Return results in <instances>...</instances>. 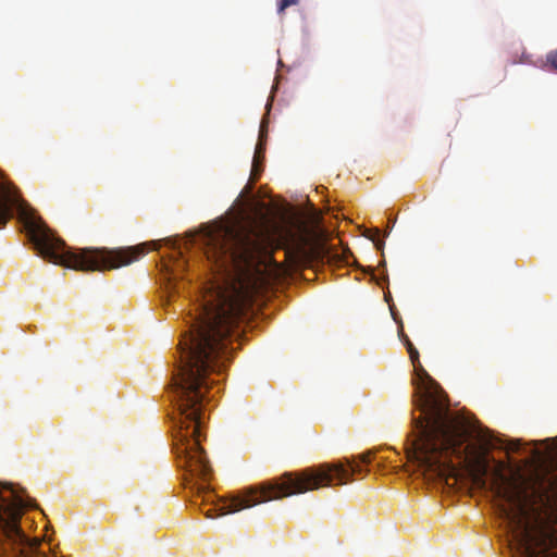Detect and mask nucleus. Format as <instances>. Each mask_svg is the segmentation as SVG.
<instances>
[{"instance_id":"6","label":"nucleus","mask_w":557,"mask_h":557,"mask_svg":"<svg viewBox=\"0 0 557 557\" xmlns=\"http://www.w3.org/2000/svg\"><path fill=\"white\" fill-rule=\"evenodd\" d=\"M286 256L294 265L306 263L309 259V252L301 244H295L286 250Z\"/></svg>"},{"instance_id":"12","label":"nucleus","mask_w":557,"mask_h":557,"mask_svg":"<svg viewBox=\"0 0 557 557\" xmlns=\"http://www.w3.org/2000/svg\"><path fill=\"white\" fill-rule=\"evenodd\" d=\"M371 240L374 243L375 245V248L379 249V250H382L383 249V246H384V242L376 238V237H371Z\"/></svg>"},{"instance_id":"8","label":"nucleus","mask_w":557,"mask_h":557,"mask_svg":"<svg viewBox=\"0 0 557 557\" xmlns=\"http://www.w3.org/2000/svg\"><path fill=\"white\" fill-rule=\"evenodd\" d=\"M299 0H278L277 1V12L282 14L288 7L297 5Z\"/></svg>"},{"instance_id":"13","label":"nucleus","mask_w":557,"mask_h":557,"mask_svg":"<svg viewBox=\"0 0 557 557\" xmlns=\"http://www.w3.org/2000/svg\"><path fill=\"white\" fill-rule=\"evenodd\" d=\"M206 516L207 518H213V516L209 511L206 513Z\"/></svg>"},{"instance_id":"14","label":"nucleus","mask_w":557,"mask_h":557,"mask_svg":"<svg viewBox=\"0 0 557 557\" xmlns=\"http://www.w3.org/2000/svg\"><path fill=\"white\" fill-rule=\"evenodd\" d=\"M379 234H380V230H377V228H376V230H375V236L377 237V236H379Z\"/></svg>"},{"instance_id":"9","label":"nucleus","mask_w":557,"mask_h":557,"mask_svg":"<svg viewBox=\"0 0 557 557\" xmlns=\"http://www.w3.org/2000/svg\"><path fill=\"white\" fill-rule=\"evenodd\" d=\"M260 150H261V146L259 145L257 147L256 154H255V158H253V164H252V175L255 177H257V175L261 171L260 168H259V153H260Z\"/></svg>"},{"instance_id":"5","label":"nucleus","mask_w":557,"mask_h":557,"mask_svg":"<svg viewBox=\"0 0 557 557\" xmlns=\"http://www.w3.org/2000/svg\"><path fill=\"white\" fill-rule=\"evenodd\" d=\"M33 240L44 259L83 272H103L125 267L146 253L145 244L120 248H71L49 230L40 231Z\"/></svg>"},{"instance_id":"2","label":"nucleus","mask_w":557,"mask_h":557,"mask_svg":"<svg viewBox=\"0 0 557 557\" xmlns=\"http://www.w3.org/2000/svg\"><path fill=\"white\" fill-rule=\"evenodd\" d=\"M404 344L418 376L413 404L422 413L413 420L410 454L424 474L448 484L449 479H458L461 467L476 490L492 495L527 478L528 473L513 472L496 460L487 443L469 441L468 430L450 413L441 386L423 369L406 335Z\"/></svg>"},{"instance_id":"11","label":"nucleus","mask_w":557,"mask_h":557,"mask_svg":"<svg viewBox=\"0 0 557 557\" xmlns=\"http://www.w3.org/2000/svg\"><path fill=\"white\" fill-rule=\"evenodd\" d=\"M358 458H359L361 463L368 465L371 461V454L370 453H366V454H362V455L358 456Z\"/></svg>"},{"instance_id":"3","label":"nucleus","mask_w":557,"mask_h":557,"mask_svg":"<svg viewBox=\"0 0 557 557\" xmlns=\"http://www.w3.org/2000/svg\"><path fill=\"white\" fill-rule=\"evenodd\" d=\"M493 496L510 527L513 557H557V451Z\"/></svg>"},{"instance_id":"4","label":"nucleus","mask_w":557,"mask_h":557,"mask_svg":"<svg viewBox=\"0 0 557 557\" xmlns=\"http://www.w3.org/2000/svg\"><path fill=\"white\" fill-rule=\"evenodd\" d=\"M361 472V465L349 459L346 460V463L342 461L324 462L297 471L284 472L277 478L249 486L242 494L233 496L222 508V515L236 512L273 499L305 494L323 486H332L334 480L337 481L336 485H343L350 482L354 474Z\"/></svg>"},{"instance_id":"7","label":"nucleus","mask_w":557,"mask_h":557,"mask_svg":"<svg viewBox=\"0 0 557 557\" xmlns=\"http://www.w3.org/2000/svg\"><path fill=\"white\" fill-rule=\"evenodd\" d=\"M12 216L11 208L5 199H0V228L4 227Z\"/></svg>"},{"instance_id":"10","label":"nucleus","mask_w":557,"mask_h":557,"mask_svg":"<svg viewBox=\"0 0 557 557\" xmlns=\"http://www.w3.org/2000/svg\"><path fill=\"white\" fill-rule=\"evenodd\" d=\"M547 62L550 64V66L557 71V49L550 51L547 54Z\"/></svg>"},{"instance_id":"1","label":"nucleus","mask_w":557,"mask_h":557,"mask_svg":"<svg viewBox=\"0 0 557 557\" xmlns=\"http://www.w3.org/2000/svg\"><path fill=\"white\" fill-rule=\"evenodd\" d=\"M205 242L207 259L224 275V282L210 283L202 292L189 329L178 344L180 360L172 385L178 412L174 450H202L205 407L211 399L213 382L209 374L226 368L234 350L231 338L250 310L248 292L230 280L259 262L267 236L253 225L221 220L207 227Z\"/></svg>"}]
</instances>
